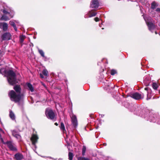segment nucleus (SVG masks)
Wrapping results in <instances>:
<instances>
[{
  "label": "nucleus",
  "mask_w": 160,
  "mask_h": 160,
  "mask_svg": "<svg viewBox=\"0 0 160 160\" xmlns=\"http://www.w3.org/2000/svg\"><path fill=\"white\" fill-rule=\"evenodd\" d=\"M11 13H12V16H11V18L12 17H13V15H14V14H13V12L12 11H11Z\"/></svg>",
  "instance_id": "obj_34"
},
{
  "label": "nucleus",
  "mask_w": 160,
  "mask_h": 160,
  "mask_svg": "<svg viewBox=\"0 0 160 160\" xmlns=\"http://www.w3.org/2000/svg\"><path fill=\"white\" fill-rule=\"evenodd\" d=\"M78 160H90V159L87 158L80 157L78 158Z\"/></svg>",
  "instance_id": "obj_28"
},
{
  "label": "nucleus",
  "mask_w": 160,
  "mask_h": 160,
  "mask_svg": "<svg viewBox=\"0 0 160 160\" xmlns=\"http://www.w3.org/2000/svg\"><path fill=\"white\" fill-rule=\"evenodd\" d=\"M99 6V2L97 0H92L90 5L91 8L96 9Z\"/></svg>",
  "instance_id": "obj_7"
},
{
  "label": "nucleus",
  "mask_w": 160,
  "mask_h": 160,
  "mask_svg": "<svg viewBox=\"0 0 160 160\" xmlns=\"http://www.w3.org/2000/svg\"><path fill=\"white\" fill-rule=\"evenodd\" d=\"M0 139L1 141V142L2 143H4V142L3 141V139L2 138L1 134H0Z\"/></svg>",
  "instance_id": "obj_32"
},
{
  "label": "nucleus",
  "mask_w": 160,
  "mask_h": 160,
  "mask_svg": "<svg viewBox=\"0 0 160 160\" xmlns=\"http://www.w3.org/2000/svg\"><path fill=\"white\" fill-rule=\"evenodd\" d=\"M130 96L131 97L136 100H138L143 98V95L137 92L131 94L130 95Z\"/></svg>",
  "instance_id": "obj_5"
},
{
  "label": "nucleus",
  "mask_w": 160,
  "mask_h": 160,
  "mask_svg": "<svg viewBox=\"0 0 160 160\" xmlns=\"http://www.w3.org/2000/svg\"><path fill=\"white\" fill-rule=\"evenodd\" d=\"M11 118L12 119V120H15V116L14 114L11 111Z\"/></svg>",
  "instance_id": "obj_20"
},
{
  "label": "nucleus",
  "mask_w": 160,
  "mask_h": 160,
  "mask_svg": "<svg viewBox=\"0 0 160 160\" xmlns=\"http://www.w3.org/2000/svg\"><path fill=\"white\" fill-rule=\"evenodd\" d=\"M110 73L111 75H113L117 73V71L114 69H112Z\"/></svg>",
  "instance_id": "obj_29"
},
{
  "label": "nucleus",
  "mask_w": 160,
  "mask_h": 160,
  "mask_svg": "<svg viewBox=\"0 0 160 160\" xmlns=\"http://www.w3.org/2000/svg\"><path fill=\"white\" fill-rule=\"evenodd\" d=\"M86 150V148L85 146H83L82 149V155L84 156Z\"/></svg>",
  "instance_id": "obj_26"
},
{
  "label": "nucleus",
  "mask_w": 160,
  "mask_h": 160,
  "mask_svg": "<svg viewBox=\"0 0 160 160\" xmlns=\"http://www.w3.org/2000/svg\"><path fill=\"white\" fill-rule=\"evenodd\" d=\"M8 96H10V92H8Z\"/></svg>",
  "instance_id": "obj_37"
},
{
  "label": "nucleus",
  "mask_w": 160,
  "mask_h": 160,
  "mask_svg": "<svg viewBox=\"0 0 160 160\" xmlns=\"http://www.w3.org/2000/svg\"><path fill=\"white\" fill-rule=\"evenodd\" d=\"M16 92L13 90L11 91V98L15 102H19L21 99V88L19 85H15L13 87Z\"/></svg>",
  "instance_id": "obj_1"
},
{
  "label": "nucleus",
  "mask_w": 160,
  "mask_h": 160,
  "mask_svg": "<svg viewBox=\"0 0 160 160\" xmlns=\"http://www.w3.org/2000/svg\"><path fill=\"white\" fill-rule=\"evenodd\" d=\"M144 19L150 31H151L155 28V26L154 24V21L152 20L151 18H149L147 20L144 18Z\"/></svg>",
  "instance_id": "obj_3"
},
{
  "label": "nucleus",
  "mask_w": 160,
  "mask_h": 160,
  "mask_svg": "<svg viewBox=\"0 0 160 160\" xmlns=\"http://www.w3.org/2000/svg\"><path fill=\"white\" fill-rule=\"evenodd\" d=\"M94 20L96 22H98L99 21V18L97 17L94 18Z\"/></svg>",
  "instance_id": "obj_33"
},
{
  "label": "nucleus",
  "mask_w": 160,
  "mask_h": 160,
  "mask_svg": "<svg viewBox=\"0 0 160 160\" xmlns=\"http://www.w3.org/2000/svg\"><path fill=\"white\" fill-rule=\"evenodd\" d=\"M72 123L74 127H76L77 126V121L76 118V117L75 116L73 115L72 117Z\"/></svg>",
  "instance_id": "obj_10"
},
{
  "label": "nucleus",
  "mask_w": 160,
  "mask_h": 160,
  "mask_svg": "<svg viewBox=\"0 0 160 160\" xmlns=\"http://www.w3.org/2000/svg\"><path fill=\"white\" fill-rule=\"evenodd\" d=\"M8 147L9 148H10V146L9 145H8Z\"/></svg>",
  "instance_id": "obj_41"
},
{
  "label": "nucleus",
  "mask_w": 160,
  "mask_h": 160,
  "mask_svg": "<svg viewBox=\"0 0 160 160\" xmlns=\"http://www.w3.org/2000/svg\"><path fill=\"white\" fill-rule=\"evenodd\" d=\"M0 73L6 77L9 83H10V70L7 68H2L0 70Z\"/></svg>",
  "instance_id": "obj_2"
},
{
  "label": "nucleus",
  "mask_w": 160,
  "mask_h": 160,
  "mask_svg": "<svg viewBox=\"0 0 160 160\" xmlns=\"http://www.w3.org/2000/svg\"><path fill=\"white\" fill-rule=\"evenodd\" d=\"M38 52H39V53L41 54V56L43 57H44V52H43V51L42 50H40V49H39V48L38 49Z\"/></svg>",
  "instance_id": "obj_24"
},
{
  "label": "nucleus",
  "mask_w": 160,
  "mask_h": 160,
  "mask_svg": "<svg viewBox=\"0 0 160 160\" xmlns=\"http://www.w3.org/2000/svg\"><path fill=\"white\" fill-rule=\"evenodd\" d=\"M26 38L25 36L23 35H22L20 36V42L21 43H22L23 42Z\"/></svg>",
  "instance_id": "obj_18"
},
{
  "label": "nucleus",
  "mask_w": 160,
  "mask_h": 160,
  "mask_svg": "<svg viewBox=\"0 0 160 160\" xmlns=\"http://www.w3.org/2000/svg\"><path fill=\"white\" fill-rule=\"evenodd\" d=\"M55 125H56V126H58V124L57 122H56L55 123Z\"/></svg>",
  "instance_id": "obj_36"
},
{
  "label": "nucleus",
  "mask_w": 160,
  "mask_h": 160,
  "mask_svg": "<svg viewBox=\"0 0 160 160\" xmlns=\"http://www.w3.org/2000/svg\"><path fill=\"white\" fill-rule=\"evenodd\" d=\"M60 127L61 130H62L63 131V132H64L65 131V128L63 122H61V123L60 126Z\"/></svg>",
  "instance_id": "obj_19"
},
{
  "label": "nucleus",
  "mask_w": 160,
  "mask_h": 160,
  "mask_svg": "<svg viewBox=\"0 0 160 160\" xmlns=\"http://www.w3.org/2000/svg\"><path fill=\"white\" fill-rule=\"evenodd\" d=\"M3 12L4 13H5V12H6V11H5V10H3Z\"/></svg>",
  "instance_id": "obj_38"
},
{
  "label": "nucleus",
  "mask_w": 160,
  "mask_h": 160,
  "mask_svg": "<svg viewBox=\"0 0 160 160\" xmlns=\"http://www.w3.org/2000/svg\"><path fill=\"white\" fill-rule=\"evenodd\" d=\"M17 149L16 146L14 145L11 143V150L14 151H17Z\"/></svg>",
  "instance_id": "obj_17"
},
{
  "label": "nucleus",
  "mask_w": 160,
  "mask_h": 160,
  "mask_svg": "<svg viewBox=\"0 0 160 160\" xmlns=\"http://www.w3.org/2000/svg\"><path fill=\"white\" fill-rule=\"evenodd\" d=\"M12 135L15 137L18 141H20L21 140V136L18 134V132L15 131L13 130L12 131Z\"/></svg>",
  "instance_id": "obj_9"
},
{
  "label": "nucleus",
  "mask_w": 160,
  "mask_h": 160,
  "mask_svg": "<svg viewBox=\"0 0 160 160\" xmlns=\"http://www.w3.org/2000/svg\"><path fill=\"white\" fill-rule=\"evenodd\" d=\"M1 20H4L6 21L7 20L8 18H7V17H6V16H3L1 17Z\"/></svg>",
  "instance_id": "obj_30"
},
{
  "label": "nucleus",
  "mask_w": 160,
  "mask_h": 160,
  "mask_svg": "<svg viewBox=\"0 0 160 160\" xmlns=\"http://www.w3.org/2000/svg\"><path fill=\"white\" fill-rule=\"evenodd\" d=\"M155 33H156V34H157V32H155Z\"/></svg>",
  "instance_id": "obj_42"
},
{
  "label": "nucleus",
  "mask_w": 160,
  "mask_h": 160,
  "mask_svg": "<svg viewBox=\"0 0 160 160\" xmlns=\"http://www.w3.org/2000/svg\"><path fill=\"white\" fill-rule=\"evenodd\" d=\"M147 88H145V90H147Z\"/></svg>",
  "instance_id": "obj_39"
},
{
  "label": "nucleus",
  "mask_w": 160,
  "mask_h": 160,
  "mask_svg": "<svg viewBox=\"0 0 160 160\" xmlns=\"http://www.w3.org/2000/svg\"><path fill=\"white\" fill-rule=\"evenodd\" d=\"M27 86L29 90H30L32 92L34 91V89L32 84L30 83H27Z\"/></svg>",
  "instance_id": "obj_16"
},
{
  "label": "nucleus",
  "mask_w": 160,
  "mask_h": 160,
  "mask_svg": "<svg viewBox=\"0 0 160 160\" xmlns=\"http://www.w3.org/2000/svg\"><path fill=\"white\" fill-rule=\"evenodd\" d=\"M18 23L19 22L17 21H15V22H12L11 23V25H12L13 27L15 30L16 31L17 30L16 25H18Z\"/></svg>",
  "instance_id": "obj_13"
},
{
  "label": "nucleus",
  "mask_w": 160,
  "mask_h": 160,
  "mask_svg": "<svg viewBox=\"0 0 160 160\" xmlns=\"http://www.w3.org/2000/svg\"><path fill=\"white\" fill-rule=\"evenodd\" d=\"M68 156L69 160H72L73 157V153L72 152H69L68 153Z\"/></svg>",
  "instance_id": "obj_23"
},
{
  "label": "nucleus",
  "mask_w": 160,
  "mask_h": 160,
  "mask_svg": "<svg viewBox=\"0 0 160 160\" xmlns=\"http://www.w3.org/2000/svg\"><path fill=\"white\" fill-rule=\"evenodd\" d=\"M38 138L36 135H32L31 139L33 145H35V144L37 142Z\"/></svg>",
  "instance_id": "obj_8"
},
{
  "label": "nucleus",
  "mask_w": 160,
  "mask_h": 160,
  "mask_svg": "<svg viewBox=\"0 0 160 160\" xmlns=\"http://www.w3.org/2000/svg\"><path fill=\"white\" fill-rule=\"evenodd\" d=\"M40 77L42 78H44V76H43L41 74V73H40Z\"/></svg>",
  "instance_id": "obj_35"
},
{
  "label": "nucleus",
  "mask_w": 160,
  "mask_h": 160,
  "mask_svg": "<svg viewBox=\"0 0 160 160\" xmlns=\"http://www.w3.org/2000/svg\"><path fill=\"white\" fill-rule=\"evenodd\" d=\"M96 13L94 11H90L88 13V17L91 18L96 16Z\"/></svg>",
  "instance_id": "obj_15"
},
{
  "label": "nucleus",
  "mask_w": 160,
  "mask_h": 160,
  "mask_svg": "<svg viewBox=\"0 0 160 160\" xmlns=\"http://www.w3.org/2000/svg\"><path fill=\"white\" fill-rule=\"evenodd\" d=\"M14 158L17 160H21L23 158V156L20 153H17L14 155Z\"/></svg>",
  "instance_id": "obj_11"
},
{
  "label": "nucleus",
  "mask_w": 160,
  "mask_h": 160,
  "mask_svg": "<svg viewBox=\"0 0 160 160\" xmlns=\"http://www.w3.org/2000/svg\"><path fill=\"white\" fill-rule=\"evenodd\" d=\"M150 80H147L146 79H145L144 80V82L146 86H148L149 83H150Z\"/></svg>",
  "instance_id": "obj_22"
},
{
  "label": "nucleus",
  "mask_w": 160,
  "mask_h": 160,
  "mask_svg": "<svg viewBox=\"0 0 160 160\" xmlns=\"http://www.w3.org/2000/svg\"><path fill=\"white\" fill-rule=\"evenodd\" d=\"M42 73L43 75L46 76H47L48 74V72L46 69H44L42 71Z\"/></svg>",
  "instance_id": "obj_21"
},
{
  "label": "nucleus",
  "mask_w": 160,
  "mask_h": 160,
  "mask_svg": "<svg viewBox=\"0 0 160 160\" xmlns=\"http://www.w3.org/2000/svg\"><path fill=\"white\" fill-rule=\"evenodd\" d=\"M104 144L105 146H106V143H104Z\"/></svg>",
  "instance_id": "obj_40"
},
{
  "label": "nucleus",
  "mask_w": 160,
  "mask_h": 160,
  "mask_svg": "<svg viewBox=\"0 0 160 160\" xmlns=\"http://www.w3.org/2000/svg\"><path fill=\"white\" fill-rule=\"evenodd\" d=\"M16 81L15 74L14 72L11 70V84L15 83Z\"/></svg>",
  "instance_id": "obj_6"
},
{
  "label": "nucleus",
  "mask_w": 160,
  "mask_h": 160,
  "mask_svg": "<svg viewBox=\"0 0 160 160\" xmlns=\"http://www.w3.org/2000/svg\"><path fill=\"white\" fill-rule=\"evenodd\" d=\"M8 28V25L6 23H4V25L3 26V27L2 28V29H3L4 31H6L7 30Z\"/></svg>",
  "instance_id": "obj_27"
},
{
  "label": "nucleus",
  "mask_w": 160,
  "mask_h": 160,
  "mask_svg": "<svg viewBox=\"0 0 160 160\" xmlns=\"http://www.w3.org/2000/svg\"><path fill=\"white\" fill-rule=\"evenodd\" d=\"M5 23H0V28H2L3 26L4 25V24Z\"/></svg>",
  "instance_id": "obj_31"
},
{
  "label": "nucleus",
  "mask_w": 160,
  "mask_h": 160,
  "mask_svg": "<svg viewBox=\"0 0 160 160\" xmlns=\"http://www.w3.org/2000/svg\"><path fill=\"white\" fill-rule=\"evenodd\" d=\"M152 86L153 88L154 89H157L158 88V85L156 83H153Z\"/></svg>",
  "instance_id": "obj_25"
},
{
  "label": "nucleus",
  "mask_w": 160,
  "mask_h": 160,
  "mask_svg": "<svg viewBox=\"0 0 160 160\" xmlns=\"http://www.w3.org/2000/svg\"><path fill=\"white\" fill-rule=\"evenodd\" d=\"M45 113L48 118L52 120L54 119L55 114L52 110L47 109Z\"/></svg>",
  "instance_id": "obj_4"
},
{
  "label": "nucleus",
  "mask_w": 160,
  "mask_h": 160,
  "mask_svg": "<svg viewBox=\"0 0 160 160\" xmlns=\"http://www.w3.org/2000/svg\"><path fill=\"white\" fill-rule=\"evenodd\" d=\"M158 5V4L155 1L153 2L151 4V8L153 10L156 8Z\"/></svg>",
  "instance_id": "obj_14"
},
{
  "label": "nucleus",
  "mask_w": 160,
  "mask_h": 160,
  "mask_svg": "<svg viewBox=\"0 0 160 160\" xmlns=\"http://www.w3.org/2000/svg\"><path fill=\"white\" fill-rule=\"evenodd\" d=\"M2 38L3 40H5L6 39L9 40L10 39L9 33H5L3 34L2 35Z\"/></svg>",
  "instance_id": "obj_12"
}]
</instances>
